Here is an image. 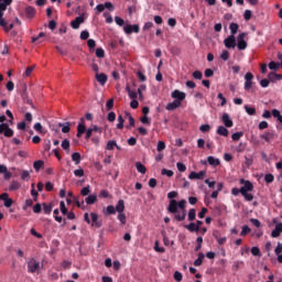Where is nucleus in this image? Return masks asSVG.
<instances>
[{"label": "nucleus", "mask_w": 282, "mask_h": 282, "mask_svg": "<svg viewBox=\"0 0 282 282\" xmlns=\"http://www.w3.org/2000/svg\"><path fill=\"white\" fill-rule=\"evenodd\" d=\"M135 169H137L138 173H141L142 175H144V173H147V166H144V164H142L141 162L135 163Z\"/></svg>", "instance_id": "obj_28"}, {"label": "nucleus", "mask_w": 282, "mask_h": 282, "mask_svg": "<svg viewBox=\"0 0 282 282\" xmlns=\"http://www.w3.org/2000/svg\"><path fill=\"white\" fill-rule=\"evenodd\" d=\"M82 23H85V14H82L77 17L75 20H73L70 22V28H73V30H78Z\"/></svg>", "instance_id": "obj_10"}, {"label": "nucleus", "mask_w": 282, "mask_h": 282, "mask_svg": "<svg viewBox=\"0 0 282 282\" xmlns=\"http://www.w3.org/2000/svg\"><path fill=\"white\" fill-rule=\"evenodd\" d=\"M106 215H116V207H113V205L107 206Z\"/></svg>", "instance_id": "obj_49"}, {"label": "nucleus", "mask_w": 282, "mask_h": 282, "mask_svg": "<svg viewBox=\"0 0 282 282\" xmlns=\"http://www.w3.org/2000/svg\"><path fill=\"white\" fill-rule=\"evenodd\" d=\"M85 202L88 206H91V204H95L98 202V196L96 194H91L88 197H86Z\"/></svg>", "instance_id": "obj_24"}, {"label": "nucleus", "mask_w": 282, "mask_h": 282, "mask_svg": "<svg viewBox=\"0 0 282 282\" xmlns=\"http://www.w3.org/2000/svg\"><path fill=\"white\" fill-rule=\"evenodd\" d=\"M85 131H87V127H85V118H80V122L77 126V138H83Z\"/></svg>", "instance_id": "obj_13"}, {"label": "nucleus", "mask_w": 282, "mask_h": 282, "mask_svg": "<svg viewBox=\"0 0 282 282\" xmlns=\"http://www.w3.org/2000/svg\"><path fill=\"white\" fill-rule=\"evenodd\" d=\"M116 213H124V200L119 199L116 207H115Z\"/></svg>", "instance_id": "obj_25"}, {"label": "nucleus", "mask_w": 282, "mask_h": 282, "mask_svg": "<svg viewBox=\"0 0 282 282\" xmlns=\"http://www.w3.org/2000/svg\"><path fill=\"white\" fill-rule=\"evenodd\" d=\"M72 160H73V162H75V164H80V153L74 152L72 154Z\"/></svg>", "instance_id": "obj_46"}, {"label": "nucleus", "mask_w": 282, "mask_h": 282, "mask_svg": "<svg viewBox=\"0 0 282 282\" xmlns=\"http://www.w3.org/2000/svg\"><path fill=\"white\" fill-rule=\"evenodd\" d=\"M246 36H247L246 33H240V34L238 35V37H237V43H236V45H237V47H238L239 51H243V50H246V48L248 47V42H246V40H245Z\"/></svg>", "instance_id": "obj_4"}, {"label": "nucleus", "mask_w": 282, "mask_h": 282, "mask_svg": "<svg viewBox=\"0 0 282 282\" xmlns=\"http://www.w3.org/2000/svg\"><path fill=\"white\" fill-rule=\"evenodd\" d=\"M164 149H166V143H164V141H159L156 145V151L162 152L164 151Z\"/></svg>", "instance_id": "obj_54"}, {"label": "nucleus", "mask_w": 282, "mask_h": 282, "mask_svg": "<svg viewBox=\"0 0 282 282\" xmlns=\"http://www.w3.org/2000/svg\"><path fill=\"white\" fill-rule=\"evenodd\" d=\"M96 56L97 58H105V50H102L101 47L97 48Z\"/></svg>", "instance_id": "obj_55"}, {"label": "nucleus", "mask_w": 282, "mask_h": 282, "mask_svg": "<svg viewBox=\"0 0 282 282\" xmlns=\"http://www.w3.org/2000/svg\"><path fill=\"white\" fill-rule=\"evenodd\" d=\"M252 232V229L248 225L242 226V230L240 232V237H246L247 235H250Z\"/></svg>", "instance_id": "obj_34"}, {"label": "nucleus", "mask_w": 282, "mask_h": 282, "mask_svg": "<svg viewBox=\"0 0 282 282\" xmlns=\"http://www.w3.org/2000/svg\"><path fill=\"white\" fill-rule=\"evenodd\" d=\"M273 224H276V225H275V228L271 231V237H273V239H276L278 237H281L282 223H278L276 218H274Z\"/></svg>", "instance_id": "obj_7"}, {"label": "nucleus", "mask_w": 282, "mask_h": 282, "mask_svg": "<svg viewBox=\"0 0 282 282\" xmlns=\"http://www.w3.org/2000/svg\"><path fill=\"white\" fill-rule=\"evenodd\" d=\"M241 138H243V132L239 131V132H235L232 135H231V140L234 142H239V140H241Z\"/></svg>", "instance_id": "obj_36"}, {"label": "nucleus", "mask_w": 282, "mask_h": 282, "mask_svg": "<svg viewBox=\"0 0 282 282\" xmlns=\"http://www.w3.org/2000/svg\"><path fill=\"white\" fill-rule=\"evenodd\" d=\"M41 268H43V264L41 265V262H39L34 259H31L28 263V272H31V274L39 272V270H41Z\"/></svg>", "instance_id": "obj_3"}, {"label": "nucleus", "mask_w": 282, "mask_h": 282, "mask_svg": "<svg viewBox=\"0 0 282 282\" xmlns=\"http://www.w3.org/2000/svg\"><path fill=\"white\" fill-rule=\"evenodd\" d=\"M207 162L210 166H219V164H221V161H219V159H215V156H208Z\"/></svg>", "instance_id": "obj_27"}, {"label": "nucleus", "mask_w": 282, "mask_h": 282, "mask_svg": "<svg viewBox=\"0 0 282 282\" xmlns=\"http://www.w3.org/2000/svg\"><path fill=\"white\" fill-rule=\"evenodd\" d=\"M240 184H243V186L240 187L242 197H245L246 202H252V199H254V195L250 194L252 191H254V185H252V182L241 178Z\"/></svg>", "instance_id": "obj_1"}, {"label": "nucleus", "mask_w": 282, "mask_h": 282, "mask_svg": "<svg viewBox=\"0 0 282 282\" xmlns=\"http://www.w3.org/2000/svg\"><path fill=\"white\" fill-rule=\"evenodd\" d=\"M107 120L109 122H116V112H113V111L109 112L107 116Z\"/></svg>", "instance_id": "obj_61"}, {"label": "nucleus", "mask_w": 282, "mask_h": 282, "mask_svg": "<svg viewBox=\"0 0 282 282\" xmlns=\"http://www.w3.org/2000/svg\"><path fill=\"white\" fill-rule=\"evenodd\" d=\"M204 253L199 252L198 253V258L194 261V265L197 268L199 265H202V263H204Z\"/></svg>", "instance_id": "obj_33"}, {"label": "nucleus", "mask_w": 282, "mask_h": 282, "mask_svg": "<svg viewBox=\"0 0 282 282\" xmlns=\"http://www.w3.org/2000/svg\"><path fill=\"white\" fill-rule=\"evenodd\" d=\"M199 131H202L203 133H208V131H210V126L209 124H203L199 127Z\"/></svg>", "instance_id": "obj_62"}, {"label": "nucleus", "mask_w": 282, "mask_h": 282, "mask_svg": "<svg viewBox=\"0 0 282 282\" xmlns=\"http://www.w3.org/2000/svg\"><path fill=\"white\" fill-rule=\"evenodd\" d=\"M0 28H3L4 32H10V30L14 29V23H10L8 25V21H6V24L4 25H0Z\"/></svg>", "instance_id": "obj_48"}, {"label": "nucleus", "mask_w": 282, "mask_h": 282, "mask_svg": "<svg viewBox=\"0 0 282 282\" xmlns=\"http://www.w3.org/2000/svg\"><path fill=\"white\" fill-rule=\"evenodd\" d=\"M126 116L129 120V126H127V129H131V127H135V119H133V116L131 113L127 112Z\"/></svg>", "instance_id": "obj_35"}, {"label": "nucleus", "mask_w": 282, "mask_h": 282, "mask_svg": "<svg viewBox=\"0 0 282 282\" xmlns=\"http://www.w3.org/2000/svg\"><path fill=\"white\" fill-rule=\"evenodd\" d=\"M90 191H89V185H87L86 187H83L80 191V195H83V197H87V195H89Z\"/></svg>", "instance_id": "obj_59"}, {"label": "nucleus", "mask_w": 282, "mask_h": 282, "mask_svg": "<svg viewBox=\"0 0 282 282\" xmlns=\"http://www.w3.org/2000/svg\"><path fill=\"white\" fill-rule=\"evenodd\" d=\"M45 162H43V160H37L33 163V169H35L36 173H39V171H41V169H43Z\"/></svg>", "instance_id": "obj_31"}, {"label": "nucleus", "mask_w": 282, "mask_h": 282, "mask_svg": "<svg viewBox=\"0 0 282 282\" xmlns=\"http://www.w3.org/2000/svg\"><path fill=\"white\" fill-rule=\"evenodd\" d=\"M224 45L227 47V50H235V47H237V39L235 35H229L227 39H225Z\"/></svg>", "instance_id": "obj_5"}, {"label": "nucleus", "mask_w": 282, "mask_h": 282, "mask_svg": "<svg viewBox=\"0 0 282 282\" xmlns=\"http://www.w3.org/2000/svg\"><path fill=\"white\" fill-rule=\"evenodd\" d=\"M25 15L28 19H34L36 17V9L34 7H26L25 8Z\"/></svg>", "instance_id": "obj_21"}, {"label": "nucleus", "mask_w": 282, "mask_h": 282, "mask_svg": "<svg viewBox=\"0 0 282 282\" xmlns=\"http://www.w3.org/2000/svg\"><path fill=\"white\" fill-rule=\"evenodd\" d=\"M186 210V200L182 199L180 202L172 199L167 206L169 213H177V209Z\"/></svg>", "instance_id": "obj_2"}, {"label": "nucleus", "mask_w": 282, "mask_h": 282, "mask_svg": "<svg viewBox=\"0 0 282 282\" xmlns=\"http://www.w3.org/2000/svg\"><path fill=\"white\" fill-rule=\"evenodd\" d=\"M21 188V183L13 181L9 186V191H19Z\"/></svg>", "instance_id": "obj_40"}, {"label": "nucleus", "mask_w": 282, "mask_h": 282, "mask_svg": "<svg viewBox=\"0 0 282 282\" xmlns=\"http://www.w3.org/2000/svg\"><path fill=\"white\" fill-rule=\"evenodd\" d=\"M204 177H206V171L191 172L188 175V180H204Z\"/></svg>", "instance_id": "obj_14"}, {"label": "nucleus", "mask_w": 282, "mask_h": 282, "mask_svg": "<svg viewBox=\"0 0 282 282\" xmlns=\"http://www.w3.org/2000/svg\"><path fill=\"white\" fill-rule=\"evenodd\" d=\"M123 32H126L127 34H138L140 33V25L138 24H134V25H131V24H127L124 28H123Z\"/></svg>", "instance_id": "obj_9"}, {"label": "nucleus", "mask_w": 282, "mask_h": 282, "mask_svg": "<svg viewBox=\"0 0 282 282\" xmlns=\"http://www.w3.org/2000/svg\"><path fill=\"white\" fill-rule=\"evenodd\" d=\"M91 226L95 228H102V220L98 219V214L90 213Z\"/></svg>", "instance_id": "obj_11"}, {"label": "nucleus", "mask_w": 282, "mask_h": 282, "mask_svg": "<svg viewBox=\"0 0 282 282\" xmlns=\"http://www.w3.org/2000/svg\"><path fill=\"white\" fill-rule=\"evenodd\" d=\"M174 279H175L176 282H181L182 279H183L182 272L175 271L174 272Z\"/></svg>", "instance_id": "obj_63"}, {"label": "nucleus", "mask_w": 282, "mask_h": 282, "mask_svg": "<svg viewBox=\"0 0 282 282\" xmlns=\"http://www.w3.org/2000/svg\"><path fill=\"white\" fill-rule=\"evenodd\" d=\"M42 206L45 215H50L52 213V204L43 203Z\"/></svg>", "instance_id": "obj_42"}, {"label": "nucleus", "mask_w": 282, "mask_h": 282, "mask_svg": "<svg viewBox=\"0 0 282 282\" xmlns=\"http://www.w3.org/2000/svg\"><path fill=\"white\" fill-rule=\"evenodd\" d=\"M264 182L267 184H272V182H274V175L273 174H265Z\"/></svg>", "instance_id": "obj_51"}, {"label": "nucleus", "mask_w": 282, "mask_h": 282, "mask_svg": "<svg viewBox=\"0 0 282 282\" xmlns=\"http://www.w3.org/2000/svg\"><path fill=\"white\" fill-rule=\"evenodd\" d=\"M268 78L271 83H276V80H282V74H276V73H269Z\"/></svg>", "instance_id": "obj_22"}, {"label": "nucleus", "mask_w": 282, "mask_h": 282, "mask_svg": "<svg viewBox=\"0 0 282 282\" xmlns=\"http://www.w3.org/2000/svg\"><path fill=\"white\" fill-rule=\"evenodd\" d=\"M214 237L218 241L219 246H224V243H226V241H227L226 237L219 238V236H217V235H214Z\"/></svg>", "instance_id": "obj_57"}, {"label": "nucleus", "mask_w": 282, "mask_h": 282, "mask_svg": "<svg viewBox=\"0 0 282 282\" xmlns=\"http://www.w3.org/2000/svg\"><path fill=\"white\" fill-rule=\"evenodd\" d=\"M245 110L247 111L248 116H256L257 109L254 107L245 106Z\"/></svg>", "instance_id": "obj_43"}, {"label": "nucleus", "mask_w": 282, "mask_h": 282, "mask_svg": "<svg viewBox=\"0 0 282 282\" xmlns=\"http://www.w3.org/2000/svg\"><path fill=\"white\" fill-rule=\"evenodd\" d=\"M126 91L128 93L129 98H131V100H135V98H138V93L131 90L129 86H127Z\"/></svg>", "instance_id": "obj_38"}, {"label": "nucleus", "mask_w": 282, "mask_h": 282, "mask_svg": "<svg viewBox=\"0 0 282 282\" xmlns=\"http://www.w3.org/2000/svg\"><path fill=\"white\" fill-rule=\"evenodd\" d=\"M115 147H116L117 149H120V147H118V144L116 143V141H108L106 149H107L108 151H113V148H115Z\"/></svg>", "instance_id": "obj_45"}, {"label": "nucleus", "mask_w": 282, "mask_h": 282, "mask_svg": "<svg viewBox=\"0 0 282 282\" xmlns=\"http://www.w3.org/2000/svg\"><path fill=\"white\" fill-rule=\"evenodd\" d=\"M220 58L221 61H228L230 58V52H228L227 50L223 51L220 54Z\"/></svg>", "instance_id": "obj_47"}, {"label": "nucleus", "mask_w": 282, "mask_h": 282, "mask_svg": "<svg viewBox=\"0 0 282 282\" xmlns=\"http://www.w3.org/2000/svg\"><path fill=\"white\" fill-rule=\"evenodd\" d=\"M0 133H3L4 138H12V135H14V130H12L8 123H1Z\"/></svg>", "instance_id": "obj_6"}, {"label": "nucleus", "mask_w": 282, "mask_h": 282, "mask_svg": "<svg viewBox=\"0 0 282 282\" xmlns=\"http://www.w3.org/2000/svg\"><path fill=\"white\" fill-rule=\"evenodd\" d=\"M178 107H182L181 100H174L173 102H169L165 107L167 111H175V109H178Z\"/></svg>", "instance_id": "obj_15"}, {"label": "nucleus", "mask_w": 282, "mask_h": 282, "mask_svg": "<svg viewBox=\"0 0 282 282\" xmlns=\"http://www.w3.org/2000/svg\"><path fill=\"white\" fill-rule=\"evenodd\" d=\"M21 180H23L24 182H29L30 181V172L28 170H23L21 172Z\"/></svg>", "instance_id": "obj_44"}, {"label": "nucleus", "mask_w": 282, "mask_h": 282, "mask_svg": "<svg viewBox=\"0 0 282 282\" xmlns=\"http://www.w3.org/2000/svg\"><path fill=\"white\" fill-rule=\"evenodd\" d=\"M218 135H224V138H228V129L224 126H219L217 129Z\"/></svg>", "instance_id": "obj_29"}, {"label": "nucleus", "mask_w": 282, "mask_h": 282, "mask_svg": "<svg viewBox=\"0 0 282 282\" xmlns=\"http://www.w3.org/2000/svg\"><path fill=\"white\" fill-rule=\"evenodd\" d=\"M62 149H64V151H69V140L65 139L62 142Z\"/></svg>", "instance_id": "obj_64"}, {"label": "nucleus", "mask_w": 282, "mask_h": 282, "mask_svg": "<svg viewBox=\"0 0 282 282\" xmlns=\"http://www.w3.org/2000/svg\"><path fill=\"white\" fill-rule=\"evenodd\" d=\"M21 96H22L23 102H26V105L34 107V105L32 104V99L30 98V96H28V87L26 86H24Z\"/></svg>", "instance_id": "obj_16"}, {"label": "nucleus", "mask_w": 282, "mask_h": 282, "mask_svg": "<svg viewBox=\"0 0 282 282\" xmlns=\"http://www.w3.org/2000/svg\"><path fill=\"white\" fill-rule=\"evenodd\" d=\"M276 138V133L274 131H267L265 133L260 135L261 140H265L268 143H271L272 140Z\"/></svg>", "instance_id": "obj_12"}, {"label": "nucleus", "mask_w": 282, "mask_h": 282, "mask_svg": "<svg viewBox=\"0 0 282 282\" xmlns=\"http://www.w3.org/2000/svg\"><path fill=\"white\" fill-rule=\"evenodd\" d=\"M59 210H61L62 215H67V213H69L67 210V207L65 206V202H63V200L59 203Z\"/></svg>", "instance_id": "obj_50"}, {"label": "nucleus", "mask_w": 282, "mask_h": 282, "mask_svg": "<svg viewBox=\"0 0 282 282\" xmlns=\"http://www.w3.org/2000/svg\"><path fill=\"white\" fill-rule=\"evenodd\" d=\"M117 129H124V119L122 118V116L118 117Z\"/></svg>", "instance_id": "obj_52"}, {"label": "nucleus", "mask_w": 282, "mask_h": 282, "mask_svg": "<svg viewBox=\"0 0 282 282\" xmlns=\"http://www.w3.org/2000/svg\"><path fill=\"white\" fill-rule=\"evenodd\" d=\"M187 219L188 221H195L197 219V210L195 208L188 210Z\"/></svg>", "instance_id": "obj_26"}, {"label": "nucleus", "mask_w": 282, "mask_h": 282, "mask_svg": "<svg viewBox=\"0 0 282 282\" xmlns=\"http://www.w3.org/2000/svg\"><path fill=\"white\" fill-rule=\"evenodd\" d=\"M12 4V0H2V2H0V10H8V6Z\"/></svg>", "instance_id": "obj_41"}, {"label": "nucleus", "mask_w": 282, "mask_h": 282, "mask_svg": "<svg viewBox=\"0 0 282 282\" xmlns=\"http://www.w3.org/2000/svg\"><path fill=\"white\" fill-rule=\"evenodd\" d=\"M172 215H175L174 217L176 221H184V219H186V210L178 212L176 209V213H172Z\"/></svg>", "instance_id": "obj_20"}, {"label": "nucleus", "mask_w": 282, "mask_h": 282, "mask_svg": "<svg viewBox=\"0 0 282 282\" xmlns=\"http://www.w3.org/2000/svg\"><path fill=\"white\" fill-rule=\"evenodd\" d=\"M272 116L273 118H276V120L280 121V123L282 124V115L281 111H279V109H273Z\"/></svg>", "instance_id": "obj_39"}, {"label": "nucleus", "mask_w": 282, "mask_h": 282, "mask_svg": "<svg viewBox=\"0 0 282 282\" xmlns=\"http://www.w3.org/2000/svg\"><path fill=\"white\" fill-rule=\"evenodd\" d=\"M96 80L97 83L101 85H107V80H109V77H107V74L101 73V74H96Z\"/></svg>", "instance_id": "obj_18"}, {"label": "nucleus", "mask_w": 282, "mask_h": 282, "mask_svg": "<svg viewBox=\"0 0 282 282\" xmlns=\"http://www.w3.org/2000/svg\"><path fill=\"white\" fill-rule=\"evenodd\" d=\"M161 174L166 175L167 177H173V175H174L172 170H166V169H163L161 171Z\"/></svg>", "instance_id": "obj_58"}, {"label": "nucleus", "mask_w": 282, "mask_h": 282, "mask_svg": "<svg viewBox=\"0 0 282 282\" xmlns=\"http://www.w3.org/2000/svg\"><path fill=\"white\" fill-rule=\"evenodd\" d=\"M279 67H281L280 63H276L274 61H271L269 63V69H271L272 72H276L279 69Z\"/></svg>", "instance_id": "obj_37"}, {"label": "nucleus", "mask_w": 282, "mask_h": 282, "mask_svg": "<svg viewBox=\"0 0 282 282\" xmlns=\"http://www.w3.org/2000/svg\"><path fill=\"white\" fill-rule=\"evenodd\" d=\"M229 30H230L231 36H235V34H237V32L239 31V24L231 22L229 25Z\"/></svg>", "instance_id": "obj_30"}, {"label": "nucleus", "mask_w": 282, "mask_h": 282, "mask_svg": "<svg viewBox=\"0 0 282 282\" xmlns=\"http://www.w3.org/2000/svg\"><path fill=\"white\" fill-rule=\"evenodd\" d=\"M140 121L142 122V124L151 126V119H149V117H148L147 115H143V116L140 118Z\"/></svg>", "instance_id": "obj_53"}, {"label": "nucleus", "mask_w": 282, "mask_h": 282, "mask_svg": "<svg viewBox=\"0 0 282 282\" xmlns=\"http://www.w3.org/2000/svg\"><path fill=\"white\" fill-rule=\"evenodd\" d=\"M117 219H119L121 226H124L127 224V215L124 212L119 213Z\"/></svg>", "instance_id": "obj_32"}, {"label": "nucleus", "mask_w": 282, "mask_h": 282, "mask_svg": "<svg viewBox=\"0 0 282 282\" xmlns=\"http://www.w3.org/2000/svg\"><path fill=\"white\" fill-rule=\"evenodd\" d=\"M225 127H227L228 129H230V127H232L234 122H232V119H230V115H228L227 112H225L223 115V118H221Z\"/></svg>", "instance_id": "obj_17"}, {"label": "nucleus", "mask_w": 282, "mask_h": 282, "mask_svg": "<svg viewBox=\"0 0 282 282\" xmlns=\"http://www.w3.org/2000/svg\"><path fill=\"white\" fill-rule=\"evenodd\" d=\"M172 98H175V100H184L186 98V93L180 91V90H174L172 93Z\"/></svg>", "instance_id": "obj_19"}, {"label": "nucleus", "mask_w": 282, "mask_h": 282, "mask_svg": "<svg viewBox=\"0 0 282 282\" xmlns=\"http://www.w3.org/2000/svg\"><path fill=\"white\" fill-rule=\"evenodd\" d=\"M106 109H107V111H111V109H113V98L109 99L106 102Z\"/></svg>", "instance_id": "obj_60"}, {"label": "nucleus", "mask_w": 282, "mask_h": 282, "mask_svg": "<svg viewBox=\"0 0 282 282\" xmlns=\"http://www.w3.org/2000/svg\"><path fill=\"white\" fill-rule=\"evenodd\" d=\"M176 169L180 171V173H185L186 165H184V163H182V162H178V163H176Z\"/></svg>", "instance_id": "obj_56"}, {"label": "nucleus", "mask_w": 282, "mask_h": 282, "mask_svg": "<svg viewBox=\"0 0 282 282\" xmlns=\"http://www.w3.org/2000/svg\"><path fill=\"white\" fill-rule=\"evenodd\" d=\"M245 90L246 91H250V89H252V80H254V75H252V73H247L245 75Z\"/></svg>", "instance_id": "obj_8"}, {"label": "nucleus", "mask_w": 282, "mask_h": 282, "mask_svg": "<svg viewBox=\"0 0 282 282\" xmlns=\"http://www.w3.org/2000/svg\"><path fill=\"white\" fill-rule=\"evenodd\" d=\"M184 228H186V230H188L189 232H199V230H202V228L196 226L195 223H191L189 225H184Z\"/></svg>", "instance_id": "obj_23"}]
</instances>
